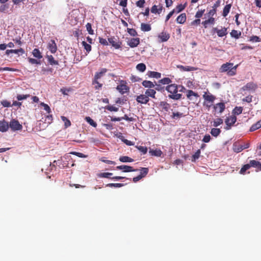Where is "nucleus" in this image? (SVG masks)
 Returning <instances> with one entry per match:
<instances>
[{
    "instance_id": "774afa93",
    "label": "nucleus",
    "mask_w": 261,
    "mask_h": 261,
    "mask_svg": "<svg viewBox=\"0 0 261 261\" xmlns=\"http://www.w3.org/2000/svg\"><path fill=\"white\" fill-rule=\"evenodd\" d=\"M211 139V137L210 135L208 134H206L204 136L202 139V141L204 142V143H208L210 141Z\"/></svg>"
},
{
    "instance_id": "f257e3e1",
    "label": "nucleus",
    "mask_w": 261,
    "mask_h": 261,
    "mask_svg": "<svg viewBox=\"0 0 261 261\" xmlns=\"http://www.w3.org/2000/svg\"><path fill=\"white\" fill-rule=\"evenodd\" d=\"M238 67V65L233 66L232 63L227 62L221 66L219 71L221 73L226 72L228 76H233L237 73V68Z\"/></svg>"
},
{
    "instance_id": "7ed1b4c3",
    "label": "nucleus",
    "mask_w": 261,
    "mask_h": 261,
    "mask_svg": "<svg viewBox=\"0 0 261 261\" xmlns=\"http://www.w3.org/2000/svg\"><path fill=\"white\" fill-rule=\"evenodd\" d=\"M227 29L223 27L221 29H219L218 28H213L211 30V34L214 35L215 33L217 34V35L219 37H223L227 34Z\"/></svg>"
},
{
    "instance_id": "423d86ee",
    "label": "nucleus",
    "mask_w": 261,
    "mask_h": 261,
    "mask_svg": "<svg viewBox=\"0 0 261 261\" xmlns=\"http://www.w3.org/2000/svg\"><path fill=\"white\" fill-rule=\"evenodd\" d=\"M9 127L13 131L20 130L22 128V126L20 124L19 121L14 119H12L9 124Z\"/></svg>"
},
{
    "instance_id": "ea45409f",
    "label": "nucleus",
    "mask_w": 261,
    "mask_h": 261,
    "mask_svg": "<svg viewBox=\"0 0 261 261\" xmlns=\"http://www.w3.org/2000/svg\"><path fill=\"white\" fill-rule=\"evenodd\" d=\"M146 68V65L144 63H139L136 66V69L140 71V72H144L145 71Z\"/></svg>"
},
{
    "instance_id": "6e6552de",
    "label": "nucleus",
    "mask_w": 261,
    "mask_h": 261,
    "mask_svg": "<svg viewBox=\"0 0 261 261\" xmlns=\"http://www.w3.org/2000/svg\"><path fill=\"white\" fill-rule=\"evenodd\" d=\"M109 43L116 49H119L121 47L122 43L115 37H111L108 38Z\"/></svg>"
},
{
    "instance_id": "0e129e2a",
    "label": "nucleus",
    "mask_w": 261,
    "mask_h": 261,
    "mask_svg": "<svg viewBox=\"0 0 261 261\" xmlns=\"http://www.w3.org/2000/svg\"><path fill=\"white\" fill-rule=\"evenodd\" d=\"M24 49L22 48L17 49H12V53L14 54H19V53H20L21 55H22L24 54Z\"/></svg>"
},
{
    "instance_id": "f03ea898",
    "label": "nucleus",
    "mask_w": 261,
    "mask_h": 261,
    "mask_svg": "<svg viewBox=\"0 0 261 261\" xmlns=\"http://www.w3.org/2000/svg\"><path fill=\"white\" fill-rule=\"evenodd\" d=\"M166 90L170 93V94L168 95L169 98L174 100H178L181 98L182 94L177 93L178 85L176 84H172L168 85L166 87Z\"/></svg>"
},
{
    "instance_id": "bf43d9fd",
    "label": "nucleus",
    "mask_w": 261,
    "mask_h": 261,
    "mask_svg": "<svg viewBox=\"0 0 261 261\" xmlns=\"http://www.w3.org/2000/svg\"><path fill=\"white\" fill-rule=\"evenodd\" d=\"M105 108L111 112H117L118 111V108L113 106H107Z\"/></svg>"
},
{
    "instance_id": "79ce46f5",
    "label": "nucleus",
    "mask_w": 261,
    "mask_h": 261,
    "mask_svg": "<svg viewBox=\"0 0 261 261\" xmlns=\"http://www.w3.org/2000/svg\"><path fill=\"white\" fill-rule=\"evenodd\" d=\"M83 46L84 47V49L86 50V51L89 53L91 50V46L90 44H88L85 41H83L82 42Z\"/></svg>"
},
{
    "instance_id": "7c9ffc66",
    "label": "nucleus",
    "mask_w": 261,
    "mask_h": 261,
    "mask_svg": "<svg viewBox=\"0 0 261 261\" xmlns=\"http://www.w3.org/2000/svg\"><path fill=\"white\" fill-rule=\"evenodd\" d=\"M119 161L123 163L133 162L134 160L127 156H122L119 158Z\"/></svg>"
},
{
    "instance_id": "69168bd1",
    "label": "nucleus",
    "mask_w": 261,
    "mask_h": 261,
    "mask_svg": "<svg viewBox=\"0 0 261 261\" xmlns=\"http://www.w3.org/2000/svg\"><path fill=\"white\" fill-rule=\"evenodd\" d=\"M99 39V42L103 45H108V42L106 39L102 38L100 37L98 38Z\"/></svg>"
},
{
    "instance_id": "bb28decb",
    "label": "nucleus",
    "mask_w": 261,
    "mask_h": 261,
    "mask_svg": "<svg viewBox=\"0 0 261 261\" xmlns=\"http://www.w3.org/2000/svg\"><path fill=\"white\" fill-rule=\"evenodd\" d=\"M233 150L237 153L241 152L243 150L242 145H240L238 143H234L233 144Z\"/></svg>"
},
{
    "instance_id": "1a4fd4ad",
    "label": "nucleus",
    "mask_w": 261,
    "mask_h": 261,
    "mask_svg": "<svg viewBox=\"0 0 261 261\" xmlns=\"http://www.w3.org/2000/svg\"><path fill=\"white\" fill-rule=\"evenodd\" d=\"M213 108L215 113L221 114L225 109V103L219 102L214 105Z\"/></svg>"
},
{
    "instance_id": "e433bc0d",
    "label": "nucleus",
    "mask_w": 261,
    "mask_h": 261,
    "mask_svg": "<svg viewBox=\"0 0 261 261\" xmlns=\"http://www.w3.org/2000/svg\"><path fill=\"white\" fill-rule=\"evenodd\" d=\"M243 108L241 107H236L232 111L233 115H239L242 113Z\"/></svg>"
},
{
    "instance_id": "680f3d73",
    "label": "nucleus",
    "mask_w": 261,
    "mask_h": 261,
    "mask_svg": "<svg viewBox=\"0 0 261 261\" xmlns=\"http://www.w3.org/2000/svg\"><path fill=\"white\" fill-rule=\"evenodd\" d=\"M70 154L75 155L77 156H79L80 158H85L87 157V155H85L84 154L81 153V152H75V151L71 152Z\"/></svg>"
},
{
    "instance_id": "6e6d98bb",
    "label": "nucleus",
    "mask_w": 261,
    "mask_h": 261,
    "mask_svg": "<svg viewBox=\"0 0 261 261\" xmlns=\"http://www.w3.org/2000/svg\"><path fill=\"white\" fill-rule=\"evenodd\" d=\"M92 85H95V87H94V88L96 90H99L102 87V84L99 83V82H98V80H97V82L94 83V80H93V81H92Z\"/></svg>"
},
{
    "instance_id": "c85d7f7f",
    "label": "nucleus",
    "mask_w": 261,
    "mask_h": 261,
    "mask_svg": "<svg viewBox=\"0 0 261 261\" xmlns=\"http://www.w3.org/2000/svg\"><path fill=\"white\" fill-rule=\"evenodd\" d=\"M145 93L148 96V97H152L153 98H155V93H156V91L154 90H153V89H147L145 91Z\"/></svg>"
},
{
    "instance_id": "37998d69",
    "label": "nucleus",
    "mask_w": 261,
    "mask_h": 261,
    "mask_svg": "<svg viewBox=\"0 0 261 261\" xmlns=\"http://www.w3.org/2000/svg\"><path fill=\"white\" fill-rule=\"evenodd\" d=\"M200 150L198 149L196 151V152L192 155V161L195 162L196 160H197L200 155Z\"/></svg>"
},
{
    "instance_id": "4be33fe9",
    "label": "nucleus",
    "mask_w": 261,
    "mask_h": 261,
    "mask_svg": "<svg viewBox=\"0 0 261 261\" xmlns=\"http://www.w3.org/2000/svg\"><path fill=\"white\" fill-rule=\"evenodd\" d=\"M249 165L250 167L256 168L259 170H261V163L255 160H251L249 162Z\"/></svg>"
},
{
    "instance_id": "c9c22d12",
    "label": "nucleus",
    "mask_w": 261,
    "mask_h": 261,
    "mask_svg": "<svg viewBox=\"0 0 261 261\" xmlns=\"http://www.w3.org/2000/svg\"><path fill=\"white\" fill-rule=\"evenodd\" d=\"M85 120L93 127H96L97 126V123L95 122L91 117L87 116L85 118Z\"/></svg>"
},
{
    "instance_id": "13d9d810",
    "label": "nucleus",
    "mask_w": 261,
    "mask_h": 261,
    "mask_svg": "<svg viewBox=\"0 0 261 261\" xmlns=\"http://www.w3.org/2000/svg\"><path fill=\"white\" fill-rule=\"evenodd\" d=\"M204 12H205V10L204 9L198 10L196 12L195 17L196 18H197L199 19L200 17H201L202 16V15L204 14Z\"/></svg>"
},
{
    "instance_id": "58836bf2",
    "label": "nucleus",
    "mask_w": 261,
    "mask_h": 261,
    "mask_svg": "<svg viewBox=\"0 0 261 261\" xmlns=\"http://www.w3.org/2000/svg\"><path fill=\"white\" fill-rule=\"evenodd\" d=\"M61 118L62 120L64 122V126L65 128H67L71 125L70 121L65 116H61Z\"/></svg>"
},
{
    "instance_id": "5701e85b",
    "label": "nucleus",
    "mask_w": 261,
    "mask_h": 261,
    "mask_svg": "<svg viewBox=\"0 0 261 261\" xmlns=\"http://www.w3.org/2000/svg\"><path fill=\"white\" fill-rule=\"evenodd\" d=\"M162 10H163L162 6H160L159 8H158L157 6L153 5L151 8V12L152 13H154V14L158 13V14H160L162 12Z\"/></svg>"
},
{
    "instance_id": "9b49d317",
    "label": "nucleus",
    "mask_w": 261,
    "mask_h": 261,
    "mask_svg": "<svg viewBox=\"0 0 261 261\" xmlns=\"http://www.w3.org/2000/svg\"><path fill=\"white\" fill-rule=\"evenodd\" d=\"M116 169L117 170H122L124 172H134L138 170V169H134L132 166L124 165L118 166L116 167Z\"/></svg>"
},
{
    "instance_id": "2f4dec72",
    "label": "nucleus",
    "mask_w": 261,
    "mask_h": 261,
    "mask_svg": "<svg viewBox=\"0 0 261 261\" xmlns=\"http://www.w3.org/2000/svg\"><path fill=\"white\" fill-rule=\"evenodd\" d=\"M230 34L232 37H233L236 39H238L240 37L241 35V32L240 31L233 30L230 32Z\"/></svg>"
},
{
    "instance_id": "4c0bfd02",
    "label": "nucleus",
    "mask_w": 261,
    "mask_h": 261,
    "mask_svg": "<svg viewBox=\"0 0 261 261\" xmlns=\"http://www.w3.org/2000/svg\"><path fill=\"white\" fill-rule=\"evenodd\" d=\"M112 175H113L112 173L103 172V173H99L97 175V176L99 177H100V178H111L112 177H111L110 176H111Z\"/></svg>"
},
{
    "instance_id": "20e7f679",
    "label": "nucleus",
    "mask_w": 261,
    "mask_h": 261,
    "mask_svg": "<svg viewBox=\"0 0 261 261\" xmlns=\"http://www.w3.org/2000/svg\"><path fill=\"white\" fill-rule=\"evenodd\" d=\"M178 91L179 92H185L186 91V89L182 86H178ZM192 96H195L196 98L199 97L197 93L194 92L191 90H187V97L189 100H192Z\"/></svg>"
},
{
    "instance_id": "ddd939ff",
    "label": "nucleus",
    "mask_w": 261,
    "mask_h": 261,
    "mask_svg": "<svg viewBox=\"0 0 261 261\" xmlns=\"http://www.w3.org/2000/svg\"><path fill=\"white\" fill-rule=\"evenodd\" d=\"M47 48L52 54H55L57 50V46L54 40H51L47 44Z\"/></svg>"
},
{
    "instance_id": "b1692460",
    "label": "nucleus",
    "mask_w": 261,
    "mask_h": 261,
    "mask_svg": "<svg viewBox=\"0 0 261 261\" xmlns=\"http://www.w3.org/2000/svg\"><path fill=\"white\" fill-rule=\"evenodd\" d=\"M46 58L47 59L48 62L51 65H58L59 62L58 61L55 60L54 57L52 55H47Z\"/></svg>"
},
{
    "instance_id": "cd10ccee",
    "label": "nucleus",
    "mask_w": 261,
    "mask_h": 261,
    "mask_svg": "<svg viewBox=\"0 0 261 261\" xmlns=\"http://www.w3.org/2000/svg\"><path fill=\"white\" fill-rule=\"evenodd\" d=\"M141 29L143 32H148L151 30V27L149 24L142 23L141 24Z\"/></svg>"
},
{
    "instance_id": "dca6fc26",
    "label": "nucleus",
    "mask_w": 261,
    "mask_h": 261,
    "mask_svg": "<svg viewBox=\"0 0 261 261\" xmlns=\"http://www.w3.org/2000/svg\"><path fill=\"white\" fill-rule=\"evenodd\" d=\"M107 69L106 68H102L100 71L96 72L93 79L94 82H97V80L100 79L107 72Z\"/></svg>"
},
{
    "instance_id": "c03bdc74",
    "label": "nucleus",
    "mask_w": 261,
    "mask_h": 261,
    "mask_svg": "<svg viewBox=\"0 0 261 261\" xmlns=\"http://www.w3.org/2000/svg\"><path fill=\"white\" fill-rule=\"evenodd\" d=\"M148 171L149 170L148 168H141L140 175L142 177V178L144 177L148 174Z\"/></svg>"
},
{
    "instance_id": "f704fd0d",
    "label": "nucleus",
    "mask_w": 261,
    "mask_h": 261,
    "mask_svg": "<svg viewBox=\"0 0 261 261\" xmlns=\"http://www.w3.org/2000/svg\"><path fill=\"white\" fill-rule=\"evenodd\" d=\"M220 133L221 130L220 128H213L211 130V135L215 137H218Z\"/></svg>"
},
{
    "instance_id": "603ef678",
    "label": "nucleus",
    "mask_w": 261,
    "mask_h": 261,
    "mask_svg": "<svg viewBox=\"0 0 261 261\" xmlns=\"http://www.w3.org/2000/svg\"><path fill=\"white\" fill-rule=\"evenodd\" d=\"M161 106L162 107V108L166 111H168L170 108V105L165 101L161 102Z\"/></svg>"
},
{
    "instance_id": "de8ad7c7",
    "label": "nucleus",
    "mask_w": 261,
    "mask_h": 261,
    "mask_svg": "<svg viewBox=\"0 0 261 261\" xmlns=\"http://www.w3.org/2000/svg\"><path fill=\"white\" fill-rule=\"evenodd\" d=\"M250 167L249 163L244 165L241 169L240 173L242 174H245L246 171L249 169Z\"/></svg>"
},
{
    "instance_id": "a211bd4d",
    "label": "nucleus",
    "mask_w": 261,
    "mask_h": 261,
    "mask_svg": "<svg viewBox=\"0 0 261 261\" xmlns=\"http://www.w3.org/2000/svg\"><path fill=\"white\" fill-rule=\"evenodd\" d=\"M177 68L179 69L181 71H194L197 69V68L192 66H184L183 65H177Z\"/></svg>"
},
{
    "instance_id": "39448f33",
    "label": "nucleus",
    "mask_w": 261,
    "mask_h": 261,
    "mask_svg": "<svg viewBox=\"0 0 261 261\" xmlns=\"http://www.w3.org/2000/svg\"><path fill=\"white\" fill-rule=\"evenodd\" d=\"M116 89L121 94H123L125 93L128 92L129 90V88L127 86L126 81L121 80L120 81V85H118L116 87Z\"/></svg>"
},
{
    "instance_id": "4468645a",
    "label": "nucleus",
    "mask_w": 261,
    "mask_h": 261,
    "mask_svg": "<svg viewBox=\"0 0 261 261\" xmlns=\"http://www.w3.org/2000/svg\"><path fill=\"white\" fill-rule=\"evenodd\" d=\"M136 100L139 103L146 104L149 101V98L145 94H141L137 97Z\"/></svg>"
},
{
    "instance_id": "864d4df0",
    "label": "nucleus",
    "mask_w": 261,
    "mask_h": 261,
    "mask_svg": "<svg viewBox=\"0 0 261 261\" xmlns=\"http://www.w3.org/2000/svg\"><path fill=\"white\" fill-rule=\"evenodd\" d=\"M87 31L88 32V33L90 35L94 34V31L92 29V25L90 23H87L86 25Z\"/></svg>"
},
{
    "instance_id": "49530a36",
    "label": "nucleus",
    "mask_w": 261,
    "mask_h": 261,
    "mask_svg": "<svg viewBox=\"0 0 261 261\" xmlns=\"http://www.w3.org/2000/svg\"><path fill=\"white\" fill-rule=\"evenodd\" d=\"M124 186L123 184L120 183H111L107 185V187H111V188H120Z\"/></svg>"
},
{
    "instance_id": "4d7b16f0",
    "label": "nucleus",
    "mask_w": 261,
    "mask_h": 261,
    "mask_svg": "<svg viewBox=\"0 0 261 261\" xmlns=\"http://www.w3.org/2000/svg\"><path fill=\"white\" fill-rule=\"evenodd\" d=\"M30 96V95L29 94H25V95L19 94V95H17L16 98L18 100H22L27 99V98L29 97Z\"/></svg>"
},
{
    "instance_id": "a19ab883",
    "label": "nucleus",
    "mask_w": 261,
    "mask_h": 261,
    "mask_svg": "<svg viewBox=\"0 0 261 261\" xmlns=\"http://www.w3.org/2000/svg\"><path fill=\"white\" fill-rule=\"evenodd\" d=\"M171 82H172V81L169 77H164V78L159 81V83L160 84H161L163 85L169 84Z\"/></svg>"
},
{
    "instance_id": "6ab92c4d",
    "label": "nucleus",
    "mask_w": 261,
    "mask_h": 261,
    "mask_svg": "<svg viewBox=\"0 0 261 261\" xmlns=\"http://www.w3.org/2000/svg\"><path fill=\"white\" fill-rule=\"evenodd\" d=\"M9 125L8 122L5 120L0 121V131L2 132H6L8 130Z\"/></svg>"
},
{
    "instance_id": "f8f14e48",
    "label": "nucleus",
    "mask_w": 261,
    "mask_h": 261,
    "mask_svg": "<svg viewBox=\"0 0 261 261\" xmlns=\"http://www.w3.org/2000/svg\"><path fill=\"white\" fill-rule=\"evenodd\" d=\"M257 88V85L256 84L253 82H249L243 86L242 89L243 91H254Z\"/></svg>"
},
{
    "instance_id": "f3484780",
    "label": "nucleus",
    "mask_w": 261,
    "mask_h": 261,
    "mask_svg": "<svg viewBox=\"0 0 261 261\" xmlns=\"http://www.w3.org/2000/svg\"><path fill=\"white\" fill-rule=\"evenodd\" d=\"M140 43V38H133L130 39L128 42V45L132 48L137 47Z\"/></svg>"
},
{
    "instance_id": "09e8293b",
    "label": "nucleus",
    "mask_w": 261,
    "mask_h": 261,
    "mask_svg": "<svg viewBox=\"0 0 261 261\" xmlns=\"http://www.w3.org/2000/svg\"><path fill=\"white\" fill-rule=\"evenodd\" d=\"M260 127H261L260 126V124L258 123V122H257L255 124H253V125H252V126L250 128L249 130H250V132H254Z\"/></svg>"
},
{
    "instance_id": "8fccbe9b",
    "label": "nucleus",
    "mask_w": 261,
    "mask_h": 261,
    "mask_svg": "<svg viewBox=\"0 0 261 261\" xmlns=\"http://www.w3.org/2000/svg\"><path fill=\"white\" fill-rule=\"evenodd\" d=\"M183 113L180 112H173L172 113V118L173 119L179 118L185 116Z\"/></svg>"
},
{
    "instance_id": "052dcab7",
    "label": "nucleus",
    "mask_w": 261,
    "mask_h": 261,
    "mask_svg": "<svg viewBox=\"0 0 261 261\" xmlns=\"http://www.w3.org/2000/svg\"><path fill=\"white\" fill-rule=\"evenodd\" d=\"M127 32L132 36H136L138 35L137 31L134 29H127Z\"/></svg>"
},
{
    "instance_id": "2eb2a0df",
    "label": "nucleus",
    "mask_w": 261,
    "mask_h": 261,
    "mask_svg": "<svg viewBox=\"0 0 261 261\" xmlns=\"http://www.w3.org/2000/svg\"><path fill=\"white\" fill-rule=\"evenodd\" d=\"M203 98L205 101L212 103L216 99V97L210 93L205 92L203 95Z\"/></svg>"
},
{
    "instance_id": "a18cd8bd",
    "label": "nucleus",
    "mask_w": 261,
    "mask_h": 261,
    "mask_svg": "<svg viewBox=\"0 0 261 261\" xmlns=\"http://www.w3.org/2000/svg\"><path fill=\"white\" fill-rule=\"evenodd\" d=\"M136 147L143 154H146L147 152L148 149L146 146H136Z\"/></svg>"
},
{
    "instance_id": "0eeeda50",
    "label": "nucleus",
    "mask_w": 261,
    "mask_h": 261,
    "mask_svg": "<svg viewBox=\"0 0 261 261\" xmlns=\"http://www.w3.org/2000/svg\"><path fill=\"white\" fill-rule=\"evenodd\" d=\"M237 121V117L234 115H231L226 118L225 120V122L226 124V126L225 129L229 130L231 128V126L235 123Z\"/></svg>"
},
{
    "instance_id": "a878e982",
    "label": "nucleus",
    "mask_w": 261,
    "mask_h": 261,
    "mask_svg": "<svg viewBox=\"0 0 261 261\" xmlns=\"http://www.w3.org/2000/svg\"><path fill=\"white\" fill-rule=\"evenodd\" d=\"M147 75L149 77H154L156 79H159L161 77V73L155 71H148Z\"/></svg>"
},
{
    "instance_id": "9d476101",
    "label": "nucleus",
    "mask_w": 261,
    "mask_h": 261,
    "mask_svg": "<svg viewBox=\"0 0 261 261\" xmlns=\"http://www.w3.org/2000/svg\"><path fill=\"white\" fill-rule=\"evenodd\" d=\"M170 34L167 32L163 31L158 35L159 42H166L170 38Z\"/></svg>"
},
{
    "instance_id": "338daca9",
    "label": "nucleus",
    "mask_w": 261,
    "mask_h": 261,
    "mask_svg": "<svg viewBox=\"0 0 261 261\" xmlns=\"http://www.w3.org/2000/svg\"><path fill=\"white\" fill-rule=\"evenodd\" d=\"M101 162L107 163L108 164L115 165L116 163L114 161L106 160L105 158H102L100 160Z\"/></svg>"
},
{
    "instance_id": "412c9836",
    "label": "nucleus",
    "mask_w": 261,
    "mask_h": 261,
    "mask_svg": "<svg viewBox=\"0 0 261 261\" xmlns=\"http://www.w3.org/2000/svg\"><path fill=\"white\" fill-rule=\"evenodd\" d=\"M187 17L186 13H181L176 18V21L178 23L183 24L186 21Z\"/></svg>"
},
{
    "instance_id": "473e14b6",
    "label": "nucleus",
    "mask_w": 261,
    "mask_h": 261,
    "mask_svg": "<svg viewBox=\"0 0 261 261\" xmlns=\"http://www.w3.org/2000/svg\"><path fill=\"white\" fill-rule=\"evenodd\" d=\"M142 84L145 88H151L154 87V85L153 84V83L149 81H144Z\"/></svg>"
},
{
    "instance_id": "5fc2aeb1",
    "label": "nucleus",
    "mask_w": 261,
    "mask_h": 261,
    "mask_svg": "<svg viewBox=\"0 0 261 261\" xmlns=\"http://www.w3.org/2000/svg\"><path fill=\"white\" fill-rule=\"evenodd\" d=\"M40 106L43 107L44 110L48 113L49 114L51 113V110L50 107L48 106V105L44 103V102H41Z\"/></svg>"
},
{
    "instance_id": "72a5a7b5",
    "label": "nucleus",
    "mask_w": 261,
    "mask_h": 261,
    "mask_svg": "<svg viewBox=\"0 0 261 261\" xmlns=\"http://www.w3.org/2000/svg\"><path fill=\"white\" fill-rule=\"evenodd\" d=\"M186 4L182 5V4H179L178 5L175 9H174L173 10L175 11V13H178L180 12H181L182 10H184L186 8Z\"/></svg>"
},
{
    "instance_id": "3c124183",
    "label": "nucleus",
    "mask_w": 261,
    "mask_h": 261,
    "mask_svg": "<svg viewBox=\"0 0 261 261\" xmlns=\"http://www.w3.org/2000/svg\"><path fill=\"white\" fill-rule=\"evenodd\" d=\"M223 122V120L220 118H218L214 120L213 126L215 127H217L220 124H222Z\"/></svg>"
},
{
    "instance_id": "393cba45",
    "label": "nucleus",
    "mask_w": 261,
    "mask_h": 261,
    "mask_svg": "<svg viewBox=\"0 0 261 261\" xmlns=\"http://www.w3.org/2000/svg\"><path fill=\"white\" fill-rule=\"evenodd\" d=\"M231 7V4H227L224 7V8H223V13H222V15L223 17H225L228 15V13H229Z\"/></svg>"
},
{
    "instance_id": "e2e57ef3",
    "label": "nucleus",
    "mask_w": 261,
    "mask_h": 261,
    "mask_svg": "<svg viewBox=\"0 0 261 261\" xmlns=\"http://www.w3.org/2000/svg\"><path fill=\"white\" fill-rule=\"evenodd\" d=\"M1 103L4 107L8 108L11 106L10 102L7 100H3L1 101Z\"/></svg>"
},
{
    "instance_id": "aec40b11",
    "label": "nucleus",
    "mask_w": 261,
    "mask_h": 261,
    "mask_svg": "<svg viewBox=\"0 0 261 261\" xmlns=\"http://www.w3.org/2000/svg\"><path fill=\"white\" fill-rule=\"evenodd\" d=\"M149 153L151 155L160 157L163 154L162 151L159 149H150Z\"/></svg>"
},
{
    "instance_id": "c756f323",
    "label": "nucleus",
    "mask_w": 261,
    "mask_h": 261,
    "mask_svg": "<svg viewBox=\"0 0 261 261\" xmlns=\"http://www.w3.org/2000/svg\"><path fill=\"white\" fill-rule=\"evenodd\" d=\"M33 56L38 59H40L42 58L41 52L38 48H35L32 51Z\"/></svg>"
}]
</instances>
